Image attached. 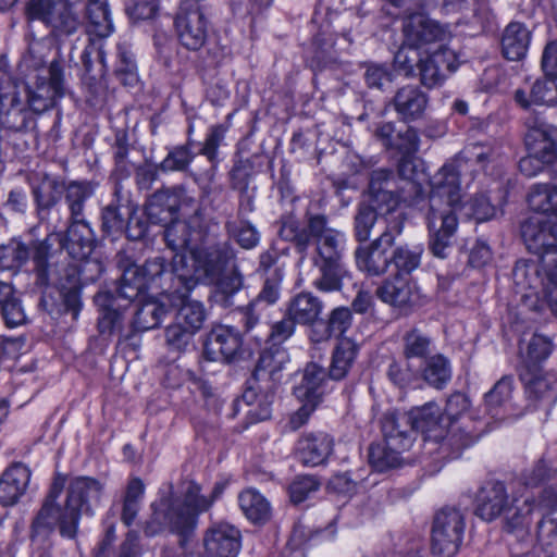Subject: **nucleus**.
Wrapping results in <instances>:
<instances>
[{"instance_id": "1", "label": "nucleus", "mask_w": 557, "mask_h": 557, "mask_svg": "<svg viewBox=\"0 0 557 557\" xmlns=\"http://www.w3.org/2000/svg\"><path fill=\"white\" fill-rule=\"evenodd\" d=\"M193 267L186 264V256L175 259L173 271L165 268V259L157 256L148 259L144 264H129L123 270L122 295L134 299L148 286L162 288L172 295V306H180L175 321L197 333L207 319L203 304L187 297L188 293L198 283L218 284L225 293H234L242 285V277L233 274L227 278H220L225 267V256L219 251L207 255L191 256Z\"/></svg>"}, {"instance_id": "2", "label": "nucleus", "mask_w": 557, "mask_h": 557, "mask_svg": "<svg viewBox=\"0 0 557 557\" xmlns=\"http://www.w3.org/2000/svg\"><path fill=\"white\" fill-rule=\"evenodd\" d=\"M479 165L487 171L503 166L497 149L487 145H470L451 161L445 163L431 178L426 224L430 233V249L438 258L446 257V250L458 228V214L463 209V194L460 175L465 168Z\"/></svg>"}, {"instance_id": "3", "label": "nucleus", "mask_w": 557, "mask_h": 557, "mask_svg": "<svg viewBox=\"0 0 557 557\" xmlns=\"http://www.w3.org/2000/svg\"><path fill=\"white\" fill-rule=\"evenodd\" d=\"M413 430L425 434L428 441L441 443L442 453L451 449V458L458 457L463 448L472 445L469 436H460L457 441L456 434L448 435L436 404L429 403L409 412L391 411L382 420L383 442L371 445L369 449V460L373 468L384 471L400 466L401 455L413 444Z\"/></svg>"}, {"instance_id": "4", "label": "nucleus", "mask_w": 557, "mask_h": 557, "mask_svg": "<svg viewBox=\"0 0 557 557\" xmlns=\"http://www.w3.org/2000/svg\"><path fill=\"white\" fill-rule=\"evenodd\" d=\"M64 485L65 478L58 474L33 523L34 532H50L59 528L62 536L72 539L77 533L82 515L94 516L95 509L100 506L103 484L98 480L89 476L73 479L67 487L65 506L60 507L57 500Z\"/></svg>"}, {"instance_id": "5", "label": "nucleus", "mask_w": 557, "mask_h": 557, "mask_svg": "<svg viewBox=\"0 0 557 557\" xmlns=\"http://www.w3.org/2000/svg\"><path fill=\"white\" fill-rule=\"evenodd\" d=\"M224 484L216 483L210 497L200 495V486L187 482L183 498L173 497V486L168 484L160 490V498L151 504L152 515L146 522L145 533L153 536L164 529L181 535L190 533L197 524L200 512L208 510L223 493Z\"/></svg>"}, {"instance_id": "6", "label": "nucleus", "mask_w": 557, "mask_h": 557, "mask_svg": "<svg viewBox=\"0 0 557 557\" xmlns=\"http://www.w3.org/2000/svg\"><path fill=\"white\" fill-rule=\"evenodd\" d=\"M178 210L176 195L164 190L156 193L148 201L146 211L149 220L153 223L164 224V239L173 251H177L173 256L172 263L165 268L168 271H173L175 259L186 256V264L191 268V256L207 255L212 251H219L225 256V265L233 258L232 251L227 247L212 246L208 248H194L191 247L193 232L185 221L175 219Z\"/></svg>"}, {"instance_id": "7", "label": "nucleus", "mask_w": 557, "mask_h": 557, "mask_svg": "<svg viewBox=\"0 0 557 557\" xmlns=\"http://www.w3.org/2000/svg\"><path fill=\"white\" fill-rule=\"evenodd\" d=\"M308 227L315 239L313 263L319 271L312 286L324 293L341 289L342 280L347 274L341 261L346 242L344 233L327 227L325 218L321 215L312 216Z\"/></svg>"}, {"instance_id": "8", "label": "nucleus", "mask_w": 557, "mask_h": 557, "mask_svg": "<svg viewBox=\"0 0 557 557\" xmlns=\"http://www.w3.org/2000/svg\"><path fill=\"white\" fill-rule=\"evenodd\" d=\"M403 30L404 44L395 53L394 64L406 76L413 73L416 64L420 66V58L426 47L434 46L437 41H446L450 37L447 27L421 12L408 15Z\"/></svg>"}, {"instance_id": "9", "label": "nucleus", "mask_w": 557, "mask_h": 557, "mask_svg": "<svg viewBox=\"0 0 557 557\" xmlns=\"http://www.w3.org/2000/svg\"><path fill=\"white\" fill-rule=\"evenodd\" d=\"M394 187L389 170L380 169L372 172L369 183L371 205L360 206L355 219V232L359 242H367L370 238L377 212L385 215L386 226L395 215H400L404 220L403 212L398 211L400 197L394 191Z\"/></svg>"}, {"instance_id": "10", "label": "nucleus", "mask_w": 557, "mask_h": 557, "mask_svg": "<svg viewBox=\"0 0 557 557\" xmlns=\"http://www.w3.org/2000/svg\"><path fill=\"white\" fill-rule=\"evenodd\" d=\"M26 15L42 22L55 38L72 36L82 26L79 11L70 0H29Z\"/></svg>"}, {"instance_id": "11", "label": "nucleus", "mask_w": 557, "mask_h": 557, "mask_svg": "<svg viewBox=\"0 0 557 557\" xmlns=\"http://www.w3.org/2000/svg\"><path fill=\"white\" fill-rule=\"evenodd\" d=\"M465 517L460 510L444 508L433 521L431 549L434 557H455L465 533Z\"/></svg>"}, {"instance_id": "12", "label": "nucleus", "mask_w": 557, "mask_h": 557, "mask_svg": "<svg viewBox=\"0 0 557 557\" xmlns=\"http://www.w3.org/2000/svg\"><path fill=\"white\" fill-rule=\"evenodd\" d=\"M404 221L400 215H395L388 221V225L382 235L369 247H360L356 250V263L359 270L369 275L383 274L388 265L386 249L391 247L395 237L403 232Z\"/></svg>"}, {"instance_id": "13", "label": "nucleus", "mask_w": 557, "mask_h": 557, "mask_svg": "<svg viewBox=\"0 0 557 557\" xmlns=\"http://www.w3.org/2000/svg\"><path fill=\"white\" fill-rule=\"evenodd\" d=\"M459 65L456 52L449 49L445 41H437L425 48L420 58V76L424 86L433 88L442 85L447 76Z\"/></svg>"}, {"instance_id": "14", "label": "nucleus", "mask_w": 557, "mask_h": 557, "mask_svg": "<svg viewBox=\"0 0 557 557\" xmlns=\"http://www.w3.org/2000/svg\"><path fill=\"white\" fill-rule=\"evenodd\" d=\"M123 276L121 277L119 286V297L127 301H138L141 306L136 311V324L137 327L146 331L157 327L169 312L172 307V295L169 299V292L162 288L146 287L138 297L129 299L122 295Z\"/></svg>"}, {"instance_id": "15", "label": "nucleus", "mask_w": 557, "mask_h": 557, "mask_svg": "<svg viewBox=\"0 0 557 557\" xmlns=\"http://www.w3.org/2000/svg\"><path fill=\"white\" fill-rule=\"evenodd\" d=\"M513 282L524 306L534 311L542 309L540 292L547 284L546 274L537 260H519L513 269Z\"/></svg>"}, {"instance_id": "16", "label": "nucleus", "mask_w": 557, "mask_h": 557, "mask_svg": "<svg viewBox=\"0 0 557 557\" xmlns=\"http://www.w3.org/2000/svg\"><path fill=\"white\" fill-rule=\"evenodd\" d=\"M174 26L178 41L188 50H199L207 41L208 20L197 7H181Z\"/></svg>"}, {"instance_id": "17", "label": "nucleus", "mask_w": 557, "mask_h": 557, "mask_svg": "<svg viewBox=\"0 0 557 557\" xmlns=\"http://www.w3.org/2000/svg\"><path fill=\"white\" fill-rule=\"evenodd\" d=\"M203 546L209 557H236L242 548V533L227 522H214L203 535Z\"/></svg>"}, {"instance_id": "18", "label": "nucleus", "mask_w": 557, "mask_h": 557, "mask_svg": "<svg viewBox=\"0 0 557 557\" xmlns=\"http://www.w3.org/2000/svg\"><path fill=\"white\" fill-rule=\"evenodd\" d=\"M376 295L383 302L401 309L420 306L423 302V295L418 284L401 273L386 280L376 289Z\"/></svg>"}, {"instance_id": "19", "label": "nucleus", "mask_w": 557, "mask_h": 557, "mask_svg": "<svg viewBox=\"0 0 557 557\" xmlns=\"http://www.w3.org/2000/svg\"><path fill=\"white\" fill-rule=\"evenodd\" d=\"M527 127L524 143L528 152L554 163L557 160V127L536 119L528 120Z\"/></svg>"}, {"instance_id": "20", "label": "nucleus", "mask_w": 557, "mask_h": 557, "mask_svg": "<svg viewBox=\"0 0 557 557\" xmlns=\"http://www.w3.org/2000/svg\"><path fill=\"white\" fill-rule=\"evenodd\" d=\"M242 347V337L232 326L219 325L211 330L205 343L203 355L209 361H231Z\"/></svg>"}, {"instance_id": "21", "label": "nucleus", "mask_w": 557, "mask_h": 557, "mask_svg": "<svg viewBox=\"0 0 557 557\" xmlns=\"http://www.w3.org/2000/svg\"><path fill=\"white\" fill-rule=\"evenodd\" d=\"M542 519L537 524V543L543 548L557 550V487L545 488L539 500Z\"/></svg>"}, {"instance_id": "22", "label": "nucleus", "mask_w": 557, "mask_h": 557, "mask_svg": "<svg viewBox=\"0 0 557 557\" xmlns=\"http://www.w3.org/2000/svg\"><path fill=\"white\" fill-rule=\"evenodd\" d=\"M508 494L502 482H492L483 486L476 495L475 515L485 521L504 516L508 506Z\"/></svg>"}, {"instance_id": "23", "label": "nucleus", "mask_w": 557, "mask_h": 557, "mask_svg": "<svg viewBox=\"0 0 557 557\" xmlns=\"http://www.w3.org/2000/svg\"><path fill=\"white\" fill-rule=\"evenodd\" d=\"M27 100L34 111H44L48 109L55 98L63 96V76L58 63H51L49 66L48 82L38 83L35 90H26Z\"/></svg>"}, {"instance_id": "24", "label": "nucleus", "mask_w": 557, "mask_h": 557, "mask_svg": "<svg viewBox=\"0 0 557 557\" xmlns=\"http://www.w3.org/2000/svg\"><path fill=\"white\" fill-rule=\"evenodd\" d=\"M428 95L416 85L399 88L394 97V108L400 120L412 122L421 119L428 108Z\"/></svg>"}, {"instance_id": "25", "label": "nucleus", "mask_w": 557, "mask_h": 557, "mask_svg": "<svg viewBox=\"0 0 557 557\" xmlns=\"http://www.w3.org/2000/svg\"><path fill=\"white\" fill-rule=\"evenodd\" d=\"M513 99L524 110H530L534 106H556L557 82L547 76L544 79H537L529 91L522 88L517 89Z\"/></svg>"}, {"instance_id": "26", "label": "nucleus", "mask_w": 557, "mask_h": 557, "mask_svg": "<svg viewBox=\"0 0 557 557\" xmlns=\"http://www.w3.org/2000/svg\"><path fill=\"white\" fill-rule=\"evenodd\" d=\"M327 391V376L323 367L315 362L308 363L304 370L300 383L294 392L300 401L319 404Z\"/></svg>"}, {"instance_id": "27", "label": "nucleus", "mask_w": 557, "mask_h": 557, "mask_svg": "<svg viewBox=\"0 0 557 557\" xmlns=\"http://www.w3.org/2000/svg\"><path fill=\"white\" fill-rule=\"evenodd\" d=\"M92 231L84 219H72L66 234L60 244L74 259H84L92 251Z\"/></svg>"}, {"instance_id": "28", "label": "nucleus", "mask_w": 557, "mask_h": 557, "mask_svg": "<svg viewBox=\"0 0 557 557\" xmlns=\"http://www.w3.org/2000/svg\"><path fill=\"white\" fill-rule=\"evenodd\" d=\"M29 480L30 471L27 467L15 463L8 468L0 478V504H15L24 494Z\"/></svg>"}, {"instance_id": "29", "label": "nucleus", "mask_w": 557, "mask_h": 557, "mask_svg": "<svg viewBox=\"0 0 557 557\" xmlns=\"http://www.w3.org/2000/svg\"><path fill=\"white\" fill-rule=\"evenodd\" d=\"M323 302L311 293H299L292 297L286 306V314L297 324L311 325L322 313Z\"/></svg>"}, {"instance_id": "30", "label": "nucleus", "mask_w": 557, "mask_h": 557, "mask_svg": "<svg viewBox=\"0 0 557 557\" xmlns=\"http://www.w3.org/2000/svg\"><path fill=\"white\" fill-rule=\"evenodd\" d=\"M444 9L447 13L462 14V22L479 27L481 30L492 20V12L486 0H445Z\"/></svg>"}, {"instance_id": "31", "label": "nucleus", "mask_w": 557, "mask_h": 557, "mask_svg": "<svg viewBox=\"0 0 557 557\" xmlns=\"http://www.w3.org/2000/svg\"><path fill=\"white\" fill-rule=\"evenodd\" d=\"M333 438L325 433L309 434L298 442L300 460L308 466L323 463L333 451Z\"/></svg>"}, {"instance_id": "32", "label": "nucleus", "mask_w": 557, "mask_h": 557, "mask_svg": "<svg viewBox=\"0 0 557 557\" xmlns=\"http://www.w3.org/2000/svg\"><path fill=\"white\" fill-rule=\"evenodd\" d=\"M530 44V32L521 23H510L503 35L502 48L506 59L517 61L522 59Z\"/></svg>"}, {"instance_id": "33", "label": "nucleus", "mask_w": 557, "mask_h": 557, "mask_svg": "<svg viewBox=\"0 0 557 557\" xmlns=\"http://www.w3.org/2000/svg\"><path fill=\"white\" fill-rule=\"evenodd\" d=\"M535 509H539V503L535 504L533 498L528 496L520 500L515 496L503 516L505 529L509 532L527 530L532 520L531 515Z\"/></svg>"}, {"instance_id": "34", "label": "nucleus", "mask_w": 557, "mask_h": 557, "mask_svg": "<svg viewBox=\"0 0 557 557\" xmlns=\"http://www.w3.org/2000/svg\"><path fill=\"white\" fill-rule=\"evenodd\" d=\"M119 299H121L119 295L113 298L109 293H99L95 298L100 307L98 329L103 335H112L122 330L123 314L115 308Z\"/></svg>"}, {"instance_id": "35", "label": "nucleus", "mask_w": 557, "mask_h": 557, "mask_svg": "<svg viewBox=\"0 0 557 557\" xmlns=\"http://www.w3.org/2000/svg\"><path fill=\"white\" fill-rule=\"evenodd\" d=\"M86 15L90 32L98 37H109L114 32L111 11L107 0H88Z\"/></svg>"}, {"instance_id": "36", "label": "nucleus", "mask_w": 557, "mask_h": 557, "mask_svg": "<svg viewBox=\"0 0 557 557\" xmlns=\"http://www.w3.org/2000/svg\"><path fill=\"white\" fill-rule=\"evenodd\" d=\"M242 511L252 522H264L269 519L271 508L269 502L255 488H247L238 496Z\"/></svg>"}, {"instance_id": "37", "label": "nucleus", "mask_w": 557, "mask_h": 557, "mask_svg": "<svg viewBox=\"0 0 557 557\" xmlns=\"http://www.w3.org/2000/svg\"><path fill=\"white\" fill-rule=\"evenodd\" d=\"M470 401L465 394L455 393L453 394L446 403L445 411L442 414L444 418V423L447 429L448 435L456 434L457 440L461 436H469L474 443L473 436L469 432H463L459 426L456 425L459 418L467 412L469 409Z\"/></svg>"}, {"instance_id": "38", "label": "nucleus", "mask_w": 557, "mask_h": 557, "mask_svg": "<svg viewBox=\"0 0 557 557\" xmlns=\"http://www.w3.org/2000/svg\"><path fill=\"white\" fill-rule=\"evenodd\" d=\"M422 363L423 368H418L419 374L421 373L424 381L430 385L442 388L450 381L451 367L448 359L443 355H434Z\"/></svg>"}, {"instance_id": "39", "label": "nucleus", "mask_w": 557, "mask_h": 557, "mask_svg": "<svg viewBox=\"0 0 557 557\" xmlns=\"http://www.w3.org/2000/svg\"><path fill=\"white\" fill-rule=\"evenodd\" d=\"M530 208L539 212H550L549 219H557V186L534 184L528 195Z\"/></svg>"}, {"instance_id": "40", "label": "nucleus", "mask_w": 557, "mask_h": 557, "mask_svg": "<svg viewBox=\"0 0 557 557\" xmlns=\"http://www.w3.org/2000/svg\"><path fill=\"white\" fill-rule=\"evenodd\" d=\"M358 351V346L349 338H343L334 350L329 376L342 380L350 369Z\"/></svg>"}, {"instance_id": "41", "label": "nucleus", "mask_w": 557, "mask_h": 557, "mask_svg": "<svg viewBox=\"0 0 557 557\" xmlns=\"http://www.w3.org/2000/svg\"><path fill=\"white\" fill-rule=\"evenodd\" d=\"M431 338L419 330H411L404 336V356L406 362H423L431 352Z\"/></svg>"}, {"instance_id": "42", "label": "nucleus", "mask_w": 557, "mask_h": 557, "mask_svg": "<svg viewBox=\"0 0 557 557\" xmlns=\"http://www.w3.org/2000/svg\"><path fill=\"white\" fill-rule=\"evenodd\" d=\"M552 350L553 344L548 337L534 334L520 352L525 366L532 368L547 359Z\"/></svg>"}, {"instance_id": "43", "label": "nucleus", "mask_w": 557, "mask_h": 557, "mask_svg": "<svg viewBox=\"0 0 557 557\" xmlns=\"http://www.w3.org/2000/svg\"><path fill=\"white\" fill-rule=\"evenodd\" d=\"M92 195L88 183L72 182L66 187L65 200L71 211V219H83L85 201Z\"/></svg>"}, {"instance_id": "44", "label": "nucleus", "mask_w": 557, "mask_h": 557, "mask_svg": "<svg viewBox=\"0 0 557 557\" xmlns=\"http://www.w3.org/2000/svg\"><path fill=\"white\" fill-rule=\"evenodd\" d=\"M527 391L535 398L555 401L557 398V379L552 373L535 374L532 379L524 377Z\"/></svg>"}, {"instance_id": "45", "label": "nucleus", "mask_w": 557, "mask_h": 557, "mask_svg": "<svg viewBox=\"0 0 557 557\" xmlns=\"http://www.w3.org/2000/svg\"><path fill=\"white\" fill-rule=\"evenodd\" d=\"M34 196L39 209H50L60 199L63 185L57 180L46 176L38 186L34 187Z\"/></svg>"}, {"instance_id": "46", "label": "nucleus", "mask_w": 557, "mask_h": 557, "mask_svg": "<svg viewBox=\"0 0 557 557\" xmlns=\"http://www.w3.org/2000/svg\"><path fill=\"white\" fill-rule=\"evenodd\" d=\"M512 392V380L510 377L500 379L493 389L485 395V405L494 418H500L498 407H505L510 400Z\"/></svg>"}, {"instance_id": "47", "label": "nucleus", "mask_w": 557, "mask_h": 557, "mask_svg": "<svg viewBox=\"0 0 557 557\" xmlns=\"http://www.w3.org/2000/svg\"><path fill=\"white\" fill-rule=\"evenodd\" d=\"M280 236L289 242H294L300 251H304L312 236L310 230L307 231L298 220L293 216H287L282 221L280 228Z\"/></svg>"}, {"instance_id": "48", "label": "nucleus", "mask_w": 557, "mask_h": 557, "mask_svg": "<svg viewBox=\"0 0 557 557\" xmlns=\"http://www.w3.org/2000/svg\"><path fill=\"white\" fill-rule=\"evenodd\" d=\"M275 392L273 388L257 393L253 387H249L243 394V400L248 405H256L255 412L257 420H267L271 416V406L274 401Z\"/></svg>"}, {"instance_id": "49", "label": "nucleus", "mask_w": 557, "mask_h": 557, "mask_svg": "<svg viewBox=\"0 0 557 557\" xmlns=\"http://www.w3.org/2000/svg\"><path fill=\"white\" fill-rule=\"evenodd\" d=\"M422 251L423 249L419 245L413 247L398 246L392 257L393 263L398 271L410 273L419 267Z\"/></svg>"}, {"instance_id": "50", "label": "nucleus", "mask_w": 557, "mask_h": 557, "mask_svg": "<svg viewBox=\"0 0 557 557\" xmlns=\"http://www.w3.org/2000/svg\"><path fill=\"white\" fill-rule=\"evenodd\" d=\"M226 228L237 238L238 244L243 248L251 249L259 243L260 237L258 231L246 220H240L239 223L236 221H227Z\"/></svg>"}, {"instance_id": "51", "label": "nucleus", "mask_w": 557, "mask_h": 557, "mask_svg": "<svg viewBox=\"0 0 557 557\" xmlns=\"http://www.w3.org/2000/svg\"><path fill=\"white\" fill-rule=\"evenodd\" d=\"M20 85L12 79H4L0 84V113H10L11 110L21 111Z\"/></svg>"}, {"instance_id": "52", "label": "nucleus", "mask_w": 557, "mask_h": 557, "mask_svg": "<svg viewBox=\"0 0 557 557\" xmlns=\"http://www.w3.org/2000/svg\"><path fill=\"white\" fill-rule=\"evenodd\" d=\"M195 334V332L174 321L165 330V341L171 349L183 351L190 344Z\"/></svg>"}, {"instance_id": "53", "label": "nucleus", "mask_w": 557, "mask_h": 557, "mask_svg": "<svg viewBox=\"0 0 557 557\" xmlns=\"http://www.w3.org/2000/svg\"><path fill=\"white\" fill-rule=\"evenodd\" d=\"M194 154L188 146H181L173 149L162 161L161 168L164 171H182L191 162Z\"/></svg>"}, {"instance_id": "54", "label": "nucleus", "mask_w": 557, "mask_h": 557, "mask_svg": "<svg viewBox=\"0 0 557 557\" xmlns=\"http://www.w3.org/2000/svg\"><path fill=\"white\" fill-rule=\"evenodd\" d=\"M319 488L318 481L310 475L298 476L289 486L290 499L295 504L306 500Z\"/></svg>"}, {"instance_id": "55", "label": "nucleus", "mask_w": 557, "mask_h": 557, "mask_svg": "<svg viewBox=\"0 0 557 557\" xmlns=\"http://www.w3.org/2000/svg\"><path fill=\"white\" fill-rule=\"evenodd\" d=\"M158 10V0H128L126 12L134 21L152 18Z\"/></svg>"}, {"instance_id": "56", "label": "nucleus", "mask_w": 557, "mask_h": 557, "mask_svg": "<svg viewBox=\"0 0 557 557\" xmlns=\"http://www.w3.org/2000/svg\"><path fill=\"white\" fill-rule=\"evenodd\" d=\"M282 280L283 274L280 271H276L273 277H268L257 299L252 304H255L256 307L260 302L267 305L275 304L280 298Z\"/></svg>"}, {"instance_id": "57", "label": "nucleus", "mask_w": 557, "mask_h": 557, "mask_svg": "<svg viewBox=\"0 0 557 557\" xmlns=\"http://www.w3.org/2000/svg\"><path fill=\"white\" fill-rule=\"evenodd\" d=\"M226 127L221 124L210 127L203 143L201 154L206 156L211 162H214L218 156V149L224 139Z\"/></svg>"}, {"instance_id": "58", "label": "nucleus", "mask_w": 557, "mask_h": 557, "mask_svg": "<svg viewBox=\"0 0 557 557\" xmlns=\"http://www.w3.org/2000/svg\"><path fill=\"white\" fill-rule=\"evenodd\" d=\"M387 375L394 384L405 387L419 375V369L410 362L409 366L406 362V368H403L397 362H393L388 368Z\"/></svg>"}, {"instance_id": "59", "label": "nucleus", "mask_w": 557, "mask_h": 557, "mask_svg": "<svg viewBox=\"0 0 557 557\" xmlns=\"http://www.w3.org/2000/svg\"><path fill=\"white\" fill-rule=\"evenodd\" d=\"M8 326L14 327L24 323L26 315L20 299L14 296L0 306Z\"/></svg>"}, {"instance_id": "60", "label": "nucleus", "mask_w": 557, "mask_h": 557, "mask_svg": "<svg viewBox=\"0 0 557 557\" xmlns=\"http://www.w3.org/2000/svg\"><path fill=\"white\" fill-rule=\"evenodd\" d=\"M399 174L404 180L412 184L419 183L422 176H424L422 163L413 158L412 154H404L399 162Z\"/></svg>"}, {"instance_id": "61", "label": "nucleus", "mask_w": 557, "mask_h": 557, "mask_svg": "<svg viewBox=\"0 0 557 557\" xmlns=\"http://www.w3.org/2000/svg\"><path fill=\"white\" fill-rule=\"evenodd\" d=\"M334 336H342L351 324V313L348 308L339 307L332 311L327 321Z\"/></svg>"}, {"instance_id": "62", "label": "nucleus", "mask_w": 557, "mask_h": 557, "mask_svg": "<svg viewBox=\"0 0 557 557\" xmlns=\"http://www.w3.org/2000/svg\"><path fill=\"white\" fill-rule=\"evenodd\" d=\"M366 82L370 87L381 88L385 83L392 81V74L385 65L371 64L367 67Z\"/></svg>"}, {"instance_id": "63", "label": "nucleus", "mask_w": 557, "mask_h": 557, "mask_svg": "<svg viewBox=\"0 0 557 557\" xmlns=\"http://www.w3.org/2000/svg\"><path fill=\"white\" fill-rule=\"evenodd\" d=\"M124 227V220L117 212V209L113 206H108L102 211V228L109 234L113 235L119 233Z\"/></svg>"}, {"instance_id": "64", "label": "nucleus", "mask_w": 557, "mask_h": 557, "mask_svg": "<svg viewBox=\"0 0 557 557\" xmlns=\"http://www.w3.org/2000/svg\"><path fill=\"white\" fill-rule=\"evenodd\" d=\"M542 67L547 77L557 79V40L546 45L542 57Z\"/></svg>"}]
</instances>
